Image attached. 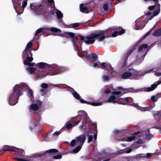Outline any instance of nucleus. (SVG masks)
<instances>
[{
	"label": "nucleus",
	"instance_id": "cd10ccee",
	"mask_svg": "<svg viewBox=\"0 0 161 161\" xmlns=\"http://www.w3.org/2000/svg\"><path fill=\"white\" fill-rule=\"evenodd\" d=\"M125 33V30H122L119 31H115L114 32L112 35L113 37H115L118 35H121L122 34H124Z\"/></svg>",
	"mask_w": 161,
	"mask_h": 161
},
{
	"label": "nucleus",
	"instance_id": "0eeeda50",
	"mask_svg": "<svg viewBox=\"0 0 161 161\" xmlns=\"http://www.w3.org/2000/svg\"><path fill=\"white\" fill-rule=\"evenodd\" d=\"M118 90L121 89L119 91H114L112 92L111 93V94H113V95L111 96L105 102H107L109 103H117L118 102V95L126 93L125 91L127 89H123L121 87H118Z\"/></svg>",
	"mask_w": 161,
	"mask_h": 161
},
{
	"label": "nucleus",
	"instance_id": "13d9d810",
	"mask_svg": "<svg viewBox=\"0 0 161 161\" xmlns=\"http://www.w3.org/2000/svg\"><path fill=\"white\" fill-rule=\"evenodd\" d=\"M121 131V130H115L114 131H113V133H115V134H119V133H120Z\"/></svg>",
	"mask_w": 161,
	"mask_h": 161
},
{
	"label": "nucleus",
	"instance_id": "423d86ee",
	"mask_svg": "<svg viewBox=\"0 0 161 161\" xmlns=\"http://www.w3.org/2000/svg\"><path fill=\"white\" fill-rule=\"evenodd\" d=\"M20 0H13L12 2L14 8L16 13L18 14H20L23 12L24 8L26 7L27 3L28 0H23L22 6H21V3L19 2Z\"/></svg>",
	"mask_w": 161,
	"mask_h": 161
},
{
	"label": "nucleus",
	"instance_id": "bf43d9fd",
	"mask_svg": "<svg viewBox=\"0 0 161 161\" xmlns=\"http://www.w3.org/2000/svg\"><path fill=\"white\" fill-rule=\"evenodd\" d=\"M154 75L158 77L161 76V72H156L154 74Z\"/></svg>",
	"mask_w": 161,
	"mask_h": 161
},
{
	"label": "nucleus",
	"instance_id": "4c0bfd02",
	"mask_svg": "<svg viewBox=\"0 0 161 161\" xmlns=\"http://www.w3.org/2000/svg\"><path fill=\"white\" fill-rule=\"evenodd\" d=\"M82 146L78 145V146L75 149H74L72 152L73 153H78L81 149Z\"/></svg>",
	"mask_w": 161,
	"mask_h": 161
},
{
	"label": "nucleus",
	"instance_id": "4468645a",
	"mask_svg": "<svg viewBox=\"0 0 161 161\" xmlns=\"http://www.w3.org/2000/svg\"><path fill=\"white\" fill-rule=\"evenodd\" d=\"M136 25L134 29L136 30H139L143 29L146 24L145 23L144 20H141L140 19H138L135 21Z\"/></svg>",
	"mask_w": 161,
	"mask_h": 161
},
{
	"label": "nucleus",
	"instance_id": "e433bc0d",
	"mask_svg": "<svg viewBox=\"0 0 161 161\" xmlns=\"http://www.w3.org/2000/svg\"><path fill=\"white\" fill-rule=\"evenodd\" d=\"M14 159L18 161H30L29 159L27 157H25L24 158H14Z\"/></svg>",
	"mask_w": 161,
	"mask_h": 161
},
{
	"label": "nucleus",
	"instance_id": "7c9ffc66",
	"mask_svg": "<svg viewBox=\"0 0 161 161\" xmlns=\"http://www.w3.org/2000/svg\"><path fill=\"white\" fill-rule=\"evenodd\" d=\"M145 139L147 140H150L152 137V135L150 133V130L148 129L145 135Z\"/></svg>",
	"mask_w": 161,
	"mask_h": 161
},
{
	"label": "nucleus",
	"instance_id": "49530a36",
	"mask_svg": "<svg viewBox=\"0 0 161 161\" xmlns=\"http://www.w3.org/2000/svg\"><path fill=\"white\" fill-rule=\"evenodd\" d=\"M92 57L93 60L95 61H96V59L97 58V56L95 53H92Z\"/></svg>",
	"mask_w": 161,
	"mask_h": 161
},
{
	"label": "nucleus",
	"instance_id": "7ed1b4c3",
	"mask_svg": "<svg viewBox=\"0 0 161 161\" xmlns=\"http://www.w3.org/2000/svg\"><path fill=\"white\" fill-rule=\"evenodd\" d=\"M36 65L40 68V69H44L45 70L48 69L49 74L51 75H57L67 69L63 67H51L50 65L43 62L38 63Z\"/></svg>",
	"mask_w": 161,
	"mask_h": 161
},
{
	"label": "nucleus",
	"instance_id": "dca6fc26",
	"mask_svg": "<svg viewBox=\"0 0 161 161\" xmlns=\"http://www.w3.org/2000/svg\"><path fill=\"white\" fill-rule=\"evenodd\" d=\"M86 138V136L85 135H81L75 138L76 141V143L78 145L82 146L84 143Z\"/></svg>",
	"mask_w": 161,
	"mask_h": 161
},
{
	"label": "nucleus",
	"instance_id": "37998d69",
	"mask_svg": "<svg viewBox=\"0 0 161 161\" xmlns=\"http://www.w3.org/2000/svg\"><path fill=\"white\" fill-rule=\"evenodd\" d=\"M102 79L103 81H108L109 79V77L108 76L104 75L103 76Z\"/></svg>",
	"mask_w": 161,
	"mask_h": 161
},
{
	"label": "nucleus",
	"instance_id": "c03bdc74",
	"mask_svg": "<svg viewBox=\"0 0 161 161\" xmlns=\"http://www.w3.org/2000/svg\"><path fill=\"white\" fill-rule=\"evenodd\" d=\"M48 153H56L58 152V150L56 149H52L47 150L46 151Z\"/></svg>",
	"mask_w": 161,
	"mask_h": 161
},
{
	"label": "nucleus",
	"instance_id": "6ab92c4d",
	"mask_svg": "<svg viewBox=\"0 0 161 161\" xmlns=\"http://www.w3.org/2000/svg\"><path fill=\"white\" fill-rule=\"evenodd\" d=\"M161 83V80L156 82L152 85L151 87H146L145 88V91L147 92H150L153 90L158 85Z\"/></svg>",
	"mask_w": 161,
	"mask_h": 161
},
{
	"label": "nucleus",
	"instance_id": "6e6552de",
	"mask_svg": "<svg viewBox=\"0 0 161 161\" xmlns=\"http://www.w3.org/2000/svg\"><path fill=\"white\" fill-rule=\"evenodd\" d=\"M138 71L133 69H131L129 72H125L122 75V78L125 79L130 78V79H137L140 77Z\"/></svg>",
	"mask_w": 161,
	"mask_h": 161
},
{
	"label": "nucleus",
	"instance_id": "20e7f679",
	"mask_svg": "<svg viewBox=\"0 0 161 161\" xmlns=\"http://www.w3.org/2000/svg\"><path fill=\"white\" fill-rule=\"evenodd\" d=\"M32 43L30 42L27 44L25 50L23 52V56L24 57L27 56L26 58L24 61L25 65L30 66H34L35 64L34 63H30L29 62L32 61L33 60L32 54L31 52V48L32 46Z\"/></svg>",
	"mask_w": 161,
	"mask_h": 161
},
{
	"label": "nucleus",
	"instance_id": "79ce46f5",
	"mask_svg": "<svg viewBox=\"0 0 161 161\" xmlns=\"http://www.w3.org/2000/svg\"><path fill=\"white\" fill-rule=\"evenodd\" d=\"M61 132L62 131L61 130H60L58 131H56L53 134V136L54 137H57V136L59 135Z\"/></svg>",
	"mask_w": 161,
	"mask_h": 161
},
{
	"label": "nucleus",
	"instance_id": "72a5a7b5",
	"mask_svg": "<svg viewBox=\"0 0 161 161\" xmlns=\"http://www.w3.org/2000/svg\"><path fill=\"white\" fill-rule=\"evenodd\" d=\"M148 45L147 44H144L140 46L138 48V51L140 52L142 50L147 48L148 47Z\"/></svg>",
	"mask_w": 161,
	"mask_h": 161
},
{
	"label": "nucleus",
	"instance_id": "f704fd0d",
	"mask_svg": "<svg viewBox=\"0 0 161 161\" xmlns=\"http://www.w3.org/2000/svg\"><path fill=\"white\" fill-rule=\"evenodd\" d=\"M27 72L30 74H31L36 70V69L32 67H28L26 69Z\"/></svg>",
	"mask_w": 161,
	"mask_h": 161
},
{
	"label": "nucleus",
	"instance_id": "c85d7f7f",
	"mask_svg": "<svg viewBox=\"0 0 161 161\" xmlns=\"http://www.w3.org/2000/svg\"><path fill=\"white\" fill-rule=\"evenodd\" d=\"M155 69L154 68H152V69H149V70H146L145 72H138L139 73V76H140V77L141 76H143V75H144L146 74L152 72H153V71Z\"/></svg>",
	"mask_w": 161,
	"mask_h": 161
},
{
	"label": "nucleus",
	"instance_id": "aec40b11",
	"mask_svg": "<svg viewBox=\"0 0 161 161\" xmlns=\"http://www.w3.org/2000/svg\"><path fill=\"white\" fill-rule=\"evenodd\" d=\"M152 114L157 120H159L161 119V111H153Z\"/></svg>",
	"mask_w": 161,
	"mask_h": 161
},
{
	"label": "nucleus",
	"instance_id": "603ef678",
	"mask_svg": "<svg viewBox=\"0 0 161 161\" xmlns=\"http://www.w3.org/2000/svg\"><path fill=\"white\" fill-rule=\"evenodd\" d=\"M71 25L73 27H76L79 25V24L76 23L72 24Z\"/></svg>",
	"mask_w": 161,
	"mask_h": 161
},
{
	"label": "nucleus",
	"instance_id": "ddd939ff",
	"mask_svg": "<svg viewBox=\"0 0 161 161\" xmlns=\"http://www.w3.org/2000/svg\"><path fill=\"white\" fill-rule=\"evenodd\" d=\"M10 147L9 149H5V151H8L12 152H17L19 155L21 156L25 154L24 151L22 149H19L14 146L7 147Z\"/></svg>",
	"mask_w": 161,
	"mask_h": 161
},
{
	"label": "nucleus",
	"instance_id": "69168bd1",
	"mask_svg": "<svg viewBox=\"0 0 161 161\" xmlns=\"http://www.w3.org/2000/svg\"><path fill=\"white\" fill-rule=\"evenodd\" d=\"M10 147V146H5L4 147V150L5 151V149H9L10 147Z\"/></svg>",
	"mask_w": 161,
	"mask_h": 161
},
{
	"label": "nucleus",
	"instance_id": "39448f33",
	"mask_svg": "<svg viewBox=\"0 0 161 161\" xmlns=\"http://www.w3.org/2000/svg\"><path fill=\"white\" fill-rule=\"evenodd\" d=\"M30 7L38 15H42L46 18L48 14L47 9V4L43 5L42 3L39 5L36 3H32L30 4Z\"/></svg>",
	"mask_w": 161,
	"mask_h": 161
},
{
	"label": "nucleus",
	"instance_id": "393cba45",
	"mask_svg": "<svg viewBox=\"0 0 161 161\" xmlns=\"http://www.w3.org/2000/svg\"><path fill=\"white\" fill-rule=\"evenodd\" d=\"M137 156H130L129 157H125L124 158V160H120L121 161H132L137 160Z\"/></svg>",
	"mask_w": 161,
	"mask_h": 161
},
{
	"label": "nucleus",
	"instance_id": "ea45409f",
	"mask_svg": "<svg viewBox=\"0 0 161 161\" xmlns=\"http://www.w3.org/2000/svg\"><path fill=\"white\" fill-rule=\"evenodd\" d=\"M28 94L30 97L31 101H33V92L30 89H29L28 91Z\"/></svg>",
	"mask_w": 161,
	"mask_h": 161
},
{
	"label": "nucleus",
	"instance_id": "a19ab883",
	"mask_svg": "<svg viewBox=\"0 0 161 161\" xmlns=\"http://www.w3.org/2000/svg\"><path fill=\"white\" fill-rule=\"evenodd\" d=\"M66 128L68 129H70L71 127H74L72 124L71 123L67 122L66 124Z\"/></svg>",
	"mask_w": 161,
	"mask_h": 161
},
{
	"label": "nucleus",
	"instance_id": "774afa93",
	"mask_svg": "<svg viewBox=\"0 0 161 161\" xmlns=\"http://www.w3.org/2000/svg\"><path fill=\"white\" fill-rule=\"evenodd\" d=\"M87 58H88L89 59L90 58V55H88L86 56H85Z\"/></svg>",
	"mask_w": 161,
	"mask_h": 161
},
{
	"label": "nucleus",
	"instance_id": "864d4df0",
	"mask_svg": "<svg viewBox=\"0 0 161 161\" xmlns=\"http://www.w3.org/2000/svg\"><path fill=\"white\" fill-rule=\"evenodd\" d=\"M153 28H152V29L150 31L147 32L145 34L144 38H145L148 35H149L150 34Z\"/></svg>",
	"mask_w": 161,
	"mask_h": 161
},
{
	"label": "nucleus",
	"instance_id": "473e14b6",
	"mask_svg": "<svg viewBox=\"0 0 161 161\" xmlns=\"http://www.w3.org/2000/svg\"><path fill=\"white\" fill-rule=\"evenodd\" d=\"M41 91L42 92V95L45 96V97L49 96L50 94V92L48 91H46L45 92H44V89H42L41 90Z\"/></svg>",
	"mask_w": 161,
	"mask_h": 161
},
{
	"label": "nucleus",
	"instance_id": "c9c22d12",
	"mask_svg": "<svg viewBox=\"0 0 161 161\" xmlns=\"http://www.w3.org/2000/svg\"><path fill=\"white\" fill-rule=\"evenodd\" d=\"M79 115H81V116H84L85 117H88L87 113L84 111L81 110L78 112Z\"/></svg>",
	"mask_w": 161,
	"mask_h": 161
},
{
	"label": "nucleus",
	"instance_id": "e2e57ef3",
	"mask_svg": "<svg viewBox=\"0 0 161 161\" xmlns=\"http://www.w3.org/2000/svg\"><path fill=\"white\" fill-rule=\"evenodd\" d=\"M148 50H149V49H148L147 50V51L144 54V55L142 57V59H143L144 58L145 55H146V54L148 52Z\"/></svg>",
	"mask_w": 161,
	"mask_h": 161
},
{
	"label": "nucleus",
	"instance_id": "5fc2aeb1",
	"mask_svg": "<svg viewBox=\"0 0 161 161\" xmlns=\"http://www.w3.org/2000/svg\"><path fill=\"white\" fill-rule=\"evenodd\" d=\"M103 8L104 10L107 11L108 10V5L107 4H104L103 6Z\"/></svg>",
	"mask_w": 161,
	"mask_h": 161
},
{
	"label": "nucleus",
	"instance_id": "3c124183",
	"mask_svg": "<svg viewBox=\"0 0 161 161\" xmlns=\"http://www.w3.org/2000/svg\"><path fill=\"white\" fill-rule=\"evenodd\" d=\"M151 99L154 102H156L158 100V98L156 96H153L151 97Z\"/></svg>",
	"mask_w": 161,
	"mask_h": 161
},
{
	"label": "nucleus",
	"instance_id": "a878e982",
	"mask_svg": "<svg viewBox=\"0 0 161 161\" xmlns=\"http://www.w3.org/2000/svg\"><path fill=\"white\" fill-rule=\"evenodd\" d=\"M83 4L81 3L80 5V11L84 13H88V12L87 11L88 8L87 7L83 6Z\"/></svg>",
	"mask_w": 161,
	"mask_h": 161
},
{
	"label": "nucleus",
	"instance_id": "338daca9",
	"mask_svg": "<svg viewBox=\"0 0 161 161\" xmlns=\"http://www.w3.org/2000/svg\"><path fill=\"white\" fill-rule=\"evenodd\" d=\"M80 122V120L78 121H76L75 122V125H78Z\"/></svg>",
	"mask_w": 161,
	"mask_h": 161
},
{
	"label": "nucleus",
	"instance_id": "de8ad7c7",
	"mask_svg": "<svg viewBox=\"0 0 161 161\" xmlns=\"http://www.w3.org/2000/svg\"><path fill=\"white\" fill-rule=\"evenodd\" d=\"M53 158L54 159H60L62 158V155L61 154H58L53 156Z\"/></svg>",
	"mask_w": 161,
	"mask_h": 161
},
{
	"label": "nucleus",
	"instance_id": "680f3d73",
	"mask_svg": "<svg viewBox=\"0 0 161 161\" xmlns=\"http://www.w3.org/2000/svg\"><path fill=\"white\" fill-rule=\"evenodd\" d=\"M104 92L105 93H106V94H108V93H110V91L109 90V89H107L106 90H105V91H104Z\"/></svg>",
	"mask_w": 161,
	"mask_h": 161
},
{
	"label": "nucleus",
	"instance_id": "2eb2a0df",
	"mask_svg": "<svg viewBox=\"0 0 161 161\" xmlns=\"http://www.w3.org/2000/svg\"><path fill=\"white\" fill-rule=\"evenodd\" d=\"M131 98L130 97H127L124 98L119 97L117 103L120 104H129L132 105V104L133 103H131L129 102Z\"/></svg>",
	"mask_w": 161,
	"mask_h": 161
},
{
	"label": "nucleus",
	"instance_id": "b1692460",
	"mask_svg": "<svg viewBox=\"0 0 161 161\" xmlns=\"http://www.w3.org/2000/svg\"><path fill=\"white\" fill-rule=\"evenodd\" d=\"M80 102L81 103H86L89 104L94 106H98L101 105L102 104V103H94V102H89L85 101L84 100L81 99L80 100Z\"/></svg>",
	"mask_w": 161,
	"mask_h": 161
},
{
	"label": "nucleus",
	"instance_id": "09e8293b",
	"mask_svg": "<svg viewBox=\"0 0 161 161\" xmlns=\"http://www.w3.org/2000/svg\"><path fill=\"white\" fill-rule=\"evenodd\" d=\"M41 87L42 88H47L48 87V85L46 83H42L41 85Z\"/></svg>",
	"mask_w": 161,
	"mask_h": 161
},
{
	"label": "nucleus",
	"instance_id": "4d7b16f0",
	"mask_svg": "<svg viewBox=\"0 0 161 161\" xmlns=\"http://www.w3.org/2000/svg\"><path fill=\"white\" fill-rule=\"evenodd\" d=\"M155 2L156 3V4L157 2ZM156 6H156L155 5H153V6H150L148 8L150 10H152L154 8H155V7Z\"/></svg>",
	"mask_w": 161,
	"mask_h": 161
},
{
	"label": "nucleus",
	"instance_id": "c756f323",
	"mask_svg": "<svg viewBox=\"0 0 161 161\" xmlns=\"http://www.w3.org/2000/svg\"><path fill=\"white\" fill-rule=\"evenodd\" d=\"M153 35L156 37L161 36V28L158 29L154 31L153 33Z\"/></svg>",
	"mask_w": 161,
	"mask_h": 161
},
{
	"label": "nucleus",
	"instance_id": "f3484780",
	"mask_svg": "<svg viewBox=\"0 0 161 161\" xmlns=\"http://www.w3.org/2000/svg\"><path fill=\"white\" fill-rule=\"evenodd\" d=\"M42 104V102L40 100L36 101V103L31 104L30 106V110L36 111L37 110L40 106Z\"/></svg>",
	"mask_w": 161,
	"mask_h": 161
},
{
	"label": "nucleus",
	"instance_id": "6e6d98bb",
	"mask_svg": "<svg viewBox=\"0 0 161 161\" xmlns=\"http://www.w3.org/2000/svg\"><path fill=\"white\" fill-rule=\"evenodd\" d=\"M152 155V153H148L145 156H143L144 157H147L148 158H150Z\"/></svg>",
	"mask_w": 161,
	"mask_h": 161
},
{
	"label": "nucleus",
	"instance_id": "a18cd8bd",
	"mask_svg": "<svg viewBox=\"0 0 161 161\" xmlns=\"http://www.w3.org/2000/svg\"><path fill=\"white\" fill-rule=\"evenodd\" d=\"M76 143V140H73L71 141L70 144V145L71 147H74Z\"/></svg>",
	"mask_w": 161,
	"mask_h": 161
},
{
	"label": "nucleus",
	"instance_id": "f257e3e1",
	"mask_svg": "<svg viewBox=\"0 0 161 161\" xmlns=\"http://www.w3.org/2000/svg\"><path fill=\"white\" fill-rule=\"evenodd\" d=\"M29 89V87L25 84L16 85L14 89V91L10 96L8 103L11 105H15L18 102V97L22 95V89Z\"/></svg>",
	"mask_w": 161,
	"mask_h": 161
},
{
	"label": "nucleus",
	"instance_id": "412c9836",
	"mask_svg": "<svg viewBox=\"0 0 161 161\" xmlns=\"http://www.w3.org/2000/svg\"><path fill=\"white\" fill-rule=\"evenodd\" d=\"M67 90L70 91L72 93L73 96L76 99H80V97L79 95L73 88L69 87L67 88Z\"/></svg>",
	"mask_w": 161,
	"mask_h": 161
},
{
	"label": "nucleus",
	"instance_id": "f03ea898",
	"mask_svg": "<svg viewBox=\"0 0 161 161\" xmlns=\"http://www.w3.org/2000/svg\"><path fill=\"white\" fill-rule=\"evenodd\" d=\"M106 32V31H101L98 32L92 33L87 37L80 36L81 41H84L85 43L87 44H93L95 41V38H98L97 39L99 42L103 41L105 38V36L103 35Z\"/></svg>",
	"mask_w": 161,
	"mask_h": 161
},
{
	"label": "nucleus",
	"instance_id": "1a4fd4ad",
	"mask_svg": "<svg viewBox=\"0 0 161 161\" xmlns=\"http://www.w3.org/2000/svg\"><path fill=\"white\" fill-rule=\"evenodd\" d=\"M45 1H47L50 4L51 7V11L53 14H56V15L58 18V20L60 22H62V18L63 17V14L59 10L57 9L55 7L54 2L53 0H43Z\"/></svg>",
	"mask_w": 161,
	"mask_h": 161
},
{
	"label": "nucleus",
	"instance_id": "2f4dec72",
	"mask_svg": "<svg viewBox=\"0 0 161 161\" xmlns=\"http://www.w3.org/2000/svg\"><path fill=\"white\" fill-rule=\"evenodd\" d=\"M135 47H133L129 51L125 54V60L127 59L129 55L135 50Z\"/></svg>",
	"mask_w": 161,
	"mask_h": 161
},
{
	"label": "nucleus",
	"instance_id": "f8f14e48",
	"mask_svg": "<svg viewBox=\"0 0 161 161\" xmlns=\"http://www.w3.org/2000/svg\"><path fill=\"white\" fill-rule=\"evenodd\" d=\"M63 36H64L68 38H72L73 40V42L74 44V46L75 47H76L77 44L79 43V42H80L78 41V39L77 38V37H75V34L71 32H65Z\"/></svg>",
	"mask_w": 161,
	"mask_h": 161
},
{
	"label": "nucleus",
	"instance_id": "8fccbe9b",
	"mask_svg": "<svg viewBox=\"0 0 161 161\" xmlns=\"http://www.w3.org/2000/svg\"><path fill=\"white\" fill-rule=\"evenodd\" d=\"M93 139V137L92 135H88V138L87 142H90L92 141Z\"/></svg>",
	"mask_w": 161,
	"mask_h": 161
},
{
	"label": "nucleus",
	"instance_id": "bb28decb",
	"mask_svg": "<svg viewBox=\"0 0 161 161\" xmlns=\"http://www.w3.org/2000/svg\"><path fill=\"white\" fill-rule=\"evenodd\" d=\"M103 154L102 155V156L103 157L102 158H99L98 159V160H95L93 159L92 161H108L109 160V159H107L106 160H103V158H105L106 156L108 155L107 153H106L105 152H103Z\"/></svg>",
	"mask_w": 161,
	"mask_h": 161
},
{
	"label": "nucleus",
	"instance_id": "5701e85b",
	"mask_svg": "<svg viewBox=\"0 0 161 161\" xmlns=\"http://www.w3.org/2000/svg\"><path fill=\"white\" fill-rule=\"evenodd\" d=\"M132 105L133 106L136 108L138 109L143 111H149L151 109L150 107H142L139 106L136 103H133Z\"/></svg>",
	"mask_w": 161,
	"mask_h": 161
},
{
	"label": "nucleus",
	"instance_id": "4be33fe9",
	"mask_svg": "<svg viewBox=\"0 0 161 161\" xmlns=\"http://www.w3.org/2000/svg\"><path fill=\"white\" fill-rule=\"evenodd\" d=\"M136 136H130L129 137H127V138H119V139H117V140L119 141H126L128 142H131L133 140H135L136 138Z\"/></svg>",
	"mask_w": 161,
	"mask_h": 161
},
{
	"label": "nucleus",
	"instance_id": "0e129e2a",
	"mask_svg": "<svg viewBox=\"0 0 161 161\" xmlns=\"http://www.w3.org/2000/svg\"><path fill=\"white\" fill-rule=\"evenodd\" d=\"M97 138V133H96L94 135V141L96 140Z\"/></svg>",
	"mask_w": 161,
	"mask_h": 161
},
{
	"label": "nucleus",
	"instance_id": "58836bf2",
	"mask_svg": "<svg viewBox=\"0 0 161 161\" xmlns=\"http://www.w3.org/2000/svg\"><path fill=\"white\" fill-rule=\"evenodd\" d=\"M132 150V148H129L127 151H126V149H124L123 150H122L119 152V153H130Z\"/></svg>",
	"mask_w": 161,
	"mask_h": 161
},
{
	"label": "nucleus",
	"instance_id": "9b49d317",
	"mask_svg": "<svg viewBox=\"0 0 161 161\" xmlns=\"http://www.w3.org/2000/svg\"><path fill=\"white\" fill-rule=\"evenodd\" d=\"M94 67H99L101 68L102 69L106 70H109L110 71L111 73L114 72L113 69L111 67L110 64H106L104 62L102 63L99 62H97V63L94 64L93 65Z\"/></svg>",
	"mask_w": 161,
	"mask_h": 161
},
{
	"label": "nucleus",
	"instance_id": "052dcab7",
	"mask_svg": "<svg viewBox=\"0 0 161 161\" xmlns=\"http://www.w3.org/2000/svg\"><path fill=\"white\" fill-rule=\"evenodd\" d=\"M143 142V141L142 140H139L136 141V143L137 144H141Z\"/></svg>",
	"mask_w": 161,
	"mask_h": 161
},
{
	"label": "nucleus",
	"instance_id": "a211bd4d",
	"mask_svg": "<svg viewBox=\"0 0 161 161\" xmlns=\"http://www.w3.org/2000/svg\"><path fill=\"white\" fill-rule=\"evenodd\" d=\"M46 72L45 70L44 69H40L39 70L37 71L36 74V77L37 78H39L40 77H42L44 76H45L49 74V72L45 73Z\"/></svg>",
	"mask_w": 161,
	"mask_h": 161
},
{
	"label": "nucleus",
	"instance_id": "9d476101",
	"mask_svg": "<svg viewBox=\"0 0 161 161\" xmlns=\"http://www.w3.org/2000/svg\"><path fill=\"white\" fill-rule=\"evenodd\" d=\"M48 30H50L52 32H55L58 33L61 32V30L55 27L51 28H41L38 29L36 31L35 37L36 38H38L39 35L47 31Z\"/></svg>",
	"mask_w": 161,
	"mask_h": 161
}]
</instances>
